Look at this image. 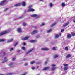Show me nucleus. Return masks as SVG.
Masks as SVG:
<instances>
[{
	"label": "nucleus",
	"instance_id": "1",
	"mask_svg": "<svg viewBox=\"0 0 75 75\" xmlns=\"http://www.w3.org/2000/svg\"><path fill=\"white\" fill-rule=\"evenodd\" d=\"M21 4H22L23 6H25L26 5L25 2L23 1L22 3V4L21 3H18L14 5V6H15V7H17V6H21Z\"/></svg>",
	"mask_w": 75,
	"mask_h": 75
},
{
	"label": "nucleus",
	"instance_id": "2",
	"mask_svg": "<svg viewBox=\"0 0 75 75\" xmlns=\"http://www.w3.org/2000/svg\"><path fill=\"white\" fill-rule=\"evenodd\" d=\"M9 32H10V31L9 30H8L4 31L1 33H0V36L3 35L4 34H7V33H9Z\"/></svg>",
	"mask_w": 75,
	"mask_h": 75
},
{
	"label": "nucleus",
	"instance_id": "3",
	"mask_svg": "<svg viewBox=\"0 0 75 75\" xmlns=\"http://www.w3.org/2000/svg\"><path fill=\"white\" fill-rule=\"evenodd\" d=\"M7 1V0H4L3 1H2L0 3V6H3V5H4V3L6 2Z\"/></svg>",
	"mask_w": 75,
	"mask_h": 75
},
{
	"label": "nucleus",
	"instance_id": "4",
	"mask_svg": "<svg viewBox=\"0 0 75 75\" xmlns=\"http://www.w3.org/2000/svg\"><path fill=\"white\" fill-rule=\"evenodd\" d=\"M38 33V30H35L32 32L31 34L32 35H34V34H36V33Z\"/></svg>",
	"mask_w": 75,
	"mask_h": 75
},
{
	"label": "nucleus",
	"instance_id": "5",
	"mask_svg": "<svg viewBox=\"0 0 75 75\" xmlns=\"http://www.w3.org/2000/svg\"><path fill=\"white\" fill-rule=\"evenodd\" d=\"M29 37L30 36H26V37L23 38L22 39L23 40H28Z\"/></svg>",
	"mask_w": 75,
	"mask_h": 75
},
{
	"label": "nucleus",
	"instance_id": "6",
	"mask_svg": "<svg viewBox=\"0 0 75 75\" xmlns=\"http://www.w3.org/2000/svg\"><path fill=\"white\" fill-rule=\"evenodd\" d=\"M8 59H7V57H5L4 58V61L2 62V63H4L5 62L7 61Z\"/></svg>",
	"mask_w": 75,
	"mask_h": 75
},
{
	"label": "nucleus",
	"instance_id": "7",
	"mask_svg": "<svg viewBox=\"0 0 75 75\" xmlns=\"http://www.w3.org/2000/svg\"><path fill=\"white\" fill-rule=\"evenodd\" d=\"M34 9L32 8H30L29 9H28L27 11L28 12H30V11H34Z\"/></svg>",
	"mask_w": 75,
	"mask_h": 75
},
{
	"label": "nucleus",
	"instance_id": "8",
	"mask_svg": "<svg viewBox=\"0 0 75 75\" xmlns=\"http://www.w3.org/2000/svg\"><path fill=\"white\" fill-rule=\"evenodd\" d=\"M69 24V22H67L65 23L64 24L63 26L64 27H65L66 26H67V25H68V24Z\"/></svg>",
	"mask_w": 75,
	"mask_h": 75
},
{
	"label": "nucleus",
	"instance_id": "9",
	"mask_svg": "<svg viewBox=\"0 0 75 75\" xmlns=\"http://www.w3.org/2000/svg\"><path fill=\"white\" fill-rule=\"evenodd\" d=\"M41 50H44V51H48V50H49V48H42L41 49Z\"/></svg>",
	"mask_w": 75,
	"mask_h": 75
},
{
	"label": "nucleus",
	"instance_id": "10",
	"mask_svg": "<svg viewBox=\"0 0 75 75\" xmlns=\"http://www.w3.org/2000/svg\"><path fill=\"white\" fill-rule=\"evenodd\" d=\"M31 17H37V18L38 17V15L37 14H33L30 15Z\"/></svg>",
	"mask_w": 75,
	"mask_h": 75
},
{
	"label": "nucleus",
	"instance_id": "11",
	"mask_svg": "<svg viewBox=\"0 0 75 75\" xmlns=\"http://www.w3.org/2000/svg\"><path fill=\"white\" fill-rule=\"evenodd\" d=\"M34 49H31L28 52H26V54H28L29 53H30V52H31Z\"/></svg>",
	"mask_w": 75,
	"mask_h": 75
},
{
	"label": "nucleus",
	"instance_id": "12",
	"mask_svg": "<svg viewBox=\"0 0 75 75\" xmlns=\"http://www.w3.org/2000/svg\"><path fill=\"white\" fill-rule=\"evenodd\" d=\"M13 38H11V39L8 40L7 41V42H11V41H13Z\"/></svg>",
	"mask_w": 75,
	"mask_h": 75
},
{
	"label": "nucleus",
	"instance_id": "13",
	"mask_svg": "<svg viewBox=\"0 0 75 75\" xmlns=\"http://www.w3.org/2000/svg\"><path fill=\"white\" fill-rule=\"evenodd\" d=\"M49 68H50L49 67H45L43 69V70H47V69H49Z\"/></svg>",
	"mask_w": 75,
	"mask_h": 75
},
{
	"label": "nucleus",
	"instance_id": "14",
	"mask_svg": "<svg viewBox=\"0 0 75 75\" xmlns=\"http://www.w3.org/2000/svg\"><path fill=\"white\" fill-rule=\"evenodd\" d=\"M17 31L18 33H21V29L20 28H18L17 29Z\"/></svg>",
	"mask_w": 75,
	"mask_h": 75
},
{
	"label": "nucleus",
	"instance_id": "15",
	"mask_svg": "<svg viewBox=\"0 0 75 75\" xmlns=\"http://www.w3.org/2000/svg\"><path fill=\"white\" fill-rule=\"evenodd\" d=\"M67 38H71V34H69L67 35Z\"/></svg>",
	"mask_w": 75,
	"mask_h": 75
},
{
	"label": "nucleus",
	"instance_id": "16",
	"mask_svg": "<svg viewBox=\"0 0 75 75\" xmlns=\"http://www.w3.org/2000/svg\"><path fill=\"white\" fill-rule=\"evenodd\" d=\"M30 42H37V40H32L30 41Z\"/></svg>",
	"mask_w": 75,
	"mask_h": 75
},
{
	"label": "nucleus",
	"instance_id": "17",
	"mask_svg": "<svg viewBox=\"0 0 75 75\" xmlns=\"http://www.w3.org/2000/svg\"><path fill=\"white\" fill-rule=\"evenodd\" d=\"M71 57V55L69 54H68L66 56V58H70Z\"/></svg>",
	"mask_w": 75,
	"mask_h": 75
},
{
	"label": "nucleus",
	"instance_id": "18",
	"mask_svg": "<svg viewBox=\"0 0 75 75\" xmlns=\"http://www.w3.org/2000/svg\"><path fill=\"white\" fill-rule=\"evenodd\" d=\"M68 67H65L64 68V71H66L68 69Z\"/></svg>",
	"mask_w": 75,
	"mask_h": 75
},
{
	"label": "nucleus",
	"instance_id": "19",
	"mask_svg": "<svg viewBox=\"0 0 75 75\" xmlns=\"http://www.w3.org/2000/svg\"><path fill=\"white\" fill-rule=\"evenodd\" d=\"M52 31V29H50L49 30H48L47 31V33H50V32H51Z\"/></svg>",
	"mask_w": 75,
	"mask_h": 75
},
{
	"label": "nucleus",
	"instance_id": "20",
	"mask_svg": "<svg viewBox=\"0 0 75 75\" xmlns=\"http://www.w3.org/2000/svg\"><path fill=\"white\" fill-rule=\"evenodd\" d=\"M13 63H11L9 64V66L10 67H12V66H13Z\"/></svg>",
	"mask_w": 75,
	"mask_h": 75
},
{
	"label": "nucleus",
	"instance_id": "21",
	"mask_svg": "<svg viewBox=\"0 0 75 75\" xmlns=\"http://www.w3.org/2000/svg\"><path fill=\"white\" fill-rule=\"evenodd\" d=\"M52 6H53V4L52 3H50V7H52Z\"/></svg>",
	"mask_w": 75,
	"mask_h": 75
},
{
	"label": "nucleus",
	"instance_id": "22",
	"mask_svg": "<svg viewBox=\"0 0 75 75\" xmlns=\"http://www.w3.org/2000/svg\"><path fill=\"white\" fill-rule=\"evenodd\" d=\"M55 69V67H54L51 69L52 71H54Z\"/></svg>",
	"mask_w": 75,
	"mask_h": 75
},
{
	"label": "nucleus",
	"instance_id": "23",
	"mask_svg": "<svg viewBox=\"0 0 75 75\" xmlns=\"http://www.w3.org/2000/svg\"><path fill=\"white\" fill-rule=\"evenodd\" d=\"M22 48L24 51H25L26 49L24 47H22Z\"/></svg>",
	"mask_w": 75,
	"mask_h": 75
},
{
	"label": "nucleus",
	"instance_id": "24",
	"mask_svg": "<svg viewBox=\"0 0 75 75\" xmlns=\"http://www.w3.org/2000/svg\"><path fill=\"white\" fill-rule=\"evenodd\" d=\"M35 62V61H32L30 62V64H34Z\"/></svg>",
	"mask_w": 75,
	"mask_h": 75
},
{
	"label": "nucleus",
	"instance_id": "25",
	"mask_svg": "<svg viewBox=\"0 0 75 75\" xmlns=\"http://www.w3.org/2000/svg\"><path fill=\"white\" fill-rule=\"evenodd\" d=\"M45 25V24L44 23H42L41 25H40V27H41V26H44Z\"/></svg>",
	"mask_w": 75,
	"mask_h": 75
},
{
	"label": "nucleus",
	"instance_id": "26",
	"mask_svg": "<svg viewBox=\"0 0 75 75\" xmlns=\"http://www.w3.org/2000/svg\"><path fill=\"white\" fill-rule=\"evenodd\" d=\"M58 37H59V35H55V38H58Z\"/></svg>",
	"mask_w": 75,
	"mask_h": 75
},
{
	"label": "nucleus",
	"instance_id": "27",
	"mask_svg": "<svg viewBox=\"0 0 75 75\" xmlns=\"http://www.w3.org/2000/svg\"><path fill=\"white\" fill-rule=\"evenodd\" d=\"M65 3H62V7H64V6H65Z\"/></svg>",
	"mask_w": 75,
	"mask_h": 75
},
{
	"label": "nucleus",
	"instance_id": "28",
	"mask_svg": "<svg viewBox=\"0 0 75 75\" xmlns=\"http://www.w3.org/2000/svg\"><path fill=\"white\" fill-rule=\"evenodd\" d=\"M55 24H56V23H54V24H52V25H51V27H54V25H55Z\"/></svg>",
	"mask_w": 75,
	"mask_h": 75
},
{
	"label": "nucleus",
	"instance_id": "29",
	"mask_svg": "<svg viewBox=\"0 0 75 75\" xmlns=\"http://www.w3.org/2000/svg\"><path fill=\"white\" fill-rule=\"evenodd\" d=\"M3 41H4V39H0V42H3Z\"/></svg>",
	"mask_w": 75,
	"mask_h": 75
},
{
	"label": "nucleus",
	"instance_id": "30",
	"mask_svg": "<svg viewBox=\"0 0 75 75\" xmlns=\"http://www.w3.org/2000/svg\"><path fill=\"white\" fill-rule=\"evenodd\" d=\"M64 66V67H67V66H68V64H63Z\"/></svg>",
	"mask_w": 75,
	"mask_h": 75
},
{
	"label": "nucleus",
	"instance_id": "31",
	"mask_svg": "<svg viewBox=\"0 0 75 75\" xmlns=\"http://www.w3.org/2000/svg\"><path fill=\"white\" fill-rule=\"evenodd\" d=\"M58 56L57 55H55L54 56V58H57V57H58Z\"/></svg>",
	"mask_w": 75,
	"mask_h": 75
},
{
	"label": "nucleus",
	"instance_id": "32",
	"mask_svg": "<svg viewBox=\"0 0 75 75\" xmlns=\"http://www.w3.org/2000/svg\"><path fill=\"white\" fill-rule=\"evenodd\" d=\"M23 26H25L26 25V23H23Z\"/></svg>",
	"mask_w": 75,
	"mask_h": 75
},
{
	"label": "nucleus",
	"instance_id": "33",
	"mask_svg": "<svg viewBox=\"0 0 75 75\" xmlns=\"http://www.w3.org/2000/svg\"><path fill=\"white\" fill-rule=\"evenodd\" d=\"M48 60H47V61H46L45 62V65H46V64H47V62H48Z\"/></svg>",
	"mask_w": 75,
	"mask_h": 75
},
{
	"label": "nucleus",
	"instance_id": "34",
	"mask_svg": "<svg viewBox=\"0 0 75 75\" xmlns=\"http://www.w3.org/2000/svg\"><path fill=\"white\" fill-rule=\"evenodd\" d=\"M3 56H1V57H3V56H4V55H6V54L5 53H4L3 54Z\"/></svg>",
	"mask_w": 75,
	"mask_h": 75
},
{
	"label": "nucleus",
	"instance_id": "35",
	"mask_svg": "<svg viewBox=\"0 0 75 75\" xmlns=\"http://www.w3.org/2000/svg\"><path fill=\"white\" fill-rule=\"evenodd\" d=\"M18 44V42H16L15 45H14V46H16V45H17Z\"/></svg>",
	"mask_w": 75,
	"mask_h": 75
},
{
	"label": "nucleus",
	"instance_id": "36",
	"mask_svg": "<svg viewBox=\"0 0 75 75\" xmlns=\"http://www.w3.org/2000/svg\"><path fill=\"white\" fill-rule=\"evenodd\" d=\"M12 74L11 73H8L7 75H12Z\"/></svg>",
	"mask_w": 75,
	"mask_h": 75
},
{
	"label": "nucleus",
	"instance_id": "37",
	"mask_svg": "<svg viewBox=\"0 0 75 75\" xmlns=\"http://www.w3.org/2000/svg\"><path fill=\"white\" fill-rule=\"evenodd\" d=\"M40 37V35H37L36 36V38H39Z\"/></svg>",
	"mask_w": 75,
	"mask_h": 75
},
{
	"label": "nucleus",
	"instance_id": "38",
	"mask_svg": "<svg viewBox=\"0 0 75 75\" xmlns=\"http://www.w3.org/2000/svg\"><path fill=\"white\" fill-rule=\"evenodd\" d=\"M32 7V5H30L29 6V8L30 9V8H31Z\"/></svg>",
	"mask_w": 75,
	"mask_h": 75
},
{
	"label": "nucleus",
	"instance_id": "39",
	"mask_svg": "<svg viewBox=\"0 0 75 75\" xmlns=\"http://www.w3.org/2000/svg\"><path fill=\"white\" fill-rule=\"evenodd\" d=\"M72 35L73 37H74V36H75V33H74L72 34Z\"/></svg>",
	"mask_w": 75,
	"mask_h": 75
},
{
	"label": "nucleus",
	"instance_id": "40",
	"mask_svg": "<svg viewBox=\"0 0 75 75\" xmlns=\"http://www.w3.org/2000/svg\"><path fill=\"white\" fill-rule=\"evenodd\" d=\"M14 50V48H11L10 49V51H12V50Z\"/></svg>",
	"mask_w": 75,
	"mask_h": 75
},
{
	"label": "nucleus",
	"instance_id": "41",
	"mask_svg": "<svg viewBox=\"0 0 75 75\" xmlns=\"http://www.w3.org/2000/svg\"><path fill=\"white\" fill-rule=\"evenodd\" d=\"M65 49L66 50H67L68 49V47H65Z\"/></svg>",
	"mask_w": 75,
	"mask_h": 75
},
{
	"label": "nucleus",
	"instance_id": "42",
	"mask_svg": "<svg viewBox=\"0 0 75 75\" xmlns=\"http://www.w3.org/2000/svg\"><path fill=\"white\" fill-rule=\"evenodd\" d=\"M15 60H16V58H13L12 61H15Z\"/></svg>",
	"mask_w": 75,
	"mask_h": 75
},
{
	"label": "nucleus",
	"instance_id": "43",
	"mask_svg": "<svg viewBox=\"0 0 75 75\" xmlns=\"http://www.w3.org/2000/svg\"><path fill=\"white\" fill-rule=\"evenodd\" d=\"M63 31H64V29H62L61 30V32H63Z\"/></svg>",
	"mask_w": 75,
	"mask_h": 75
},
{
	"label": "nucleus",
	"instance_id": "44",
	"mask_svg": "<svg viewBox=\"0 0 75 75\" xmlns=\"http://www.w3.org/2000/svg\"><path fill=\"white\" fill-rule=\"evenodd\" d=\"M52 50H55V47H53V48H52Z\"/></svg>",
	"mask_w": 75,
	"mask_h": 75
},
{
	"label": "nucleus",
	"instance_id": "45",
	"mask_svg": "<svg viewBox=\"0 0 75 75\" xmlns=\"http://www.w3.org/2000/svg\"><path fill=\"white\" fill-rule=\"evenodd\" d=\"M7 10H8V8H6V9H5V10H4V11H7Z\"/></svg>",
	"mask_w": 75,
	"mask_h": 75
},
{
	"label": "nucleus",
	"instance_id": "46",
	"mask_svg": "<svg viewBox=\"0 0 75 75\" xmlns=\"http://www.w3.org/2000/svg\"><path fill=\"white\" fill-rule=\"evenodd\" d=\"M52 67H55V64H52L51 65Z\"/></svg>",
	"mask_w": 75,
	"mask_h": 75
},
{
	"label": "nucleus",
	"instance_id": "47",
	"mask_svg": "<svg viewBox=\"0 0 75 75\" xmlns=\"http://www.w3.org/2000/svg\"><path fill=\"white\" fill-rule=\"evenodd\" d=\"M26 60H27V59L25 58H24L23 59V61H26Z\"/></svg>",
	"mask_w": 75,
	"mask_h": 75
},
{
	"label": "nucleus",
	"instance_id": "48",
	"mask_svg": "<svg viewBox=\"0 0 75 75\" xmlns=\"http://www.w3.org/2000/svg\"><path fill=\"white\" fill-rule=\"evenodd\" d=\"M31 68L32 69H34L35 67H32Z\"/></svg>",
	"mask_w": 75,
	"mask_h": 75
},
{
	"label": "nucleus",
	"instance_id": "49",
	"mask_svg": "<svg viewBox=\"0 0 75 75\" xmlns=\"http://www.w3.org/2000/svg\"><path fill=\"white\" fill-rule=\"evenodd\" d=\"M27 65H28V63H26L25 64V66H27Z\"/></svg>",
	"mask_w": 75,
	"mask_h": 75
},
{
	"label": "nucleus",
	"instance_id": "50",
	"mask_svg": "<svg viewBox=\"0 0 75 75\" xmlns=\"http://www.w3.org/2000/svg\"><path fill=\"white\" fill-rule=\"evenodd\" d=\"M23 45H25V44H26V43H23Z\"/></svg>",
	"mask_w": 75,
	"mask_h": 75
},
{
	"label": "nucleus",
	"instance_id": "51",
	"mask_svg": "<svg viewBox=\"0 0 75 75\" xmlns=\"http://www.w3.org/2000/svg\"><path fill=\"white\" fill-rule=\"evenodd\" d=\"M73 22H74V23H75V19H74V20H73Z\"/></svg>",
	"mask_w": 75,
	"mask_h": 75
},
{
	"label": "nucleus",
	"instance_id": "52",
	"mask_svg": "<svg viewBox=\"0 0 75 75\" xmlns=\"http://www.w3.org/2000/svg\"><path fill=\"white\" fill-rule=\"evenodd\" d=\"M22 17H20L19 18H22Z\"/></svg>",
	"mask_w": 75,
	"mask_h": 75
},
{
	"label": "nucleus",
	"instance_id": "53",
	"mask_svg": "<svg viewBox=\"0 0 75 75\" xmlns=\"http://www.w3.org/2000/svg\"><path fill=\"white\" fill-rule=\"evenodd\" d=\"M59 36H61V33H60V35H59Z\"/></svg>",
	"mask_w": 75,
	"mask_h": 75
},
{
	"label": "nucleus",
	"instance_id": "54",
	"mask_svg": "<svg viewBox=\"0 0 75 75\" xmlns=\"http://www.w3.org/2000/svg\"><path fill=\"white\" fill-rule=\"evenodd\" d=\"M20 52V50H18V51H17V52Z\"/></svg>",
	"mask_w": 75,
	"mask_h": 75
},
{
	"label": "nucleus",
	"instance_id": "55",
	"mask_svg": "<svg viewBox=\"0 0 75 75\" xmlns=\"http://www.w3.org/2000/svg\"><path fill=\"white\" fill-rule=\"evenodd\" d=\"M39 1H43V0H39Z\"/></svg>",
	"mask_w": 75,
	"mask_h": 75
},
{
	"label": "nucleus",
	"instance_id": "56",
	"mask_svg": "<svg viewBox=\"0 0 75 75\" xmlns=\"http://www.w3.org/2000/svg\"><path fill=\"white\" fill-rule=\"evenodd\" d=\"M0 75H3V74H0Z\"/></svg>",
	"mask_w": 75,
	"mask_h": 75
}]
</instances>
